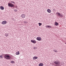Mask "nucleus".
<instances>
[{
	"label": "nucleus",
	"instance_id": "12",
	"mask_svg": "<svg viewBox=\"0 0 66 66\" xmlns=\"http://www.w3.org/2000/svg\"><path fill=\"white\" fill-rule=\"evenodd\" d=\"M4 7L1 6L0 7V9L2 10H3L4 9Z\"/></svg>",
	"mask_w": 66,
	"mask_h": 66
},
{
	"label": "nucleus",
	"instance_id": "17",
	"mask_svg": "<svg viewBox=\"0 0 66 66\" xmlns=\"http://www.w3.org/2000/svg\"><path fill=\"white\" fill-rule=\"evenodd\" d=\"M11 3H13L14 4H15V2H14L13 1H11Z\"/></svg>",
	"mask_w": 66,
	"mask_h": 66
},
{
	"label": "nucleus",
	"instance_id": "16",
	"mask_svg": "<svg viewBox=\"0 0 66 66\" xmlns=\"http://www.w3.org/2000/svg\"><path fill=\"white\" fill-rule=\"evenodd\" d=\"M47 26V27L48 28H51L52 27L51 26Z\"/></svg>",
	"mask_w": 66,
	"mask_h": 66
},
{
	"label": "nucleus",
	"instance_id": "10",
	"mask_svg": "<svg viewBox=\"0 0 66 66\" xmlns=\"http://www.w3.org/2000/svg\"><path fill=\"white\" fill-rule=\"evenodd\" d=\"M38 57H36V56H34L33 57V60H36V59H37Z\"/></svg>",
	"mask_w": 66,
	"mask_h": 66
},
{
	"label": "nucleus",
	"instance_id": "22",
	"mask_svg": "<svg viewBox=\"0 0 66 66\" xmlns=\"http://www.w3.org/2000/svg\"><path fill=\"white\" fill-rule=\"evenodd\" d=\"M0 57H1V59H2V58H3V56H0Z\"/></svg>",
	"mask_w": 66,
	"mask_h": 66
},
{
	"label": "nucleus",
	"instance_id": "7",
	"mask_svg": "<svg viewBox=\"0 0 66 66\" xmlns=\"http://www.w3.org/2000/svg\"><path fill=\"white\" fill-rule=\"evenodd\" d=\"M21 17L22 18H24L26 17V15L24 14H22L21 15Z\"/></svg>",
	"mask_w": 66,
	"mask_h": 66
},
{
	"label": "nucleus",
	"instance_id": "2",
	"mask_svg": "<svg viewBox=\"0 0 66 66\" xmlns=\"http://www.w3.org/2000/svg\"><path fill=\"white\" fill-rule=\"evenodd\" d=\"M8 5L9 7H12L14 6V4L11 3H9L8 4Z\"/></svg>",
	"mask_w": 66,
	"mask_h": 66
},
{
	"label": "nucleus",
	"instance_id": "20",
	"mask_svg": "<svg viewBox=\"0 0 66 66\" xmlns=\"http://www.w3.org/2000/svg\"><path fill=\"white\" fill-rule=\"evenodd\" d=\"M14 11L15 12H17V9H15V10H14Z\"/></svg>",
	"mask_w": 66,
	"mask_h": 66
},
{
	"label": "nucleus",
	"instance_id": "23",
	"mask_svg": "<svg viewBox=\"0 0 66 66\" xmlns=\"http://www.w3.org/2000/svg\"><path fill=\"white\" fill-rule=\"evenodd\" d=\"M24 23H27V22L26 21H24Z\"/></svg>",
	"mask_w": 66,
	"mask_h": 66
},
{
	"label": "nucleus",
	"instance_id": "9",
	"mask_svg": "<svg viewBox=\"0 0 66 66\" xmlns=\"http://www.w3.org/2000/svg\"><path fill=\"white\" fill-rule=\"evenodd\" d=\"M44 65V64L43 63H40L39 64V66H43Z\"/></svg>",
	"mask_w": 66,
	"mask_h": 66
},
{
	"label": "nucleus",
	"instance_id": "14",
	"mask_svg": "<svg viewBox=\"0 0 66 66\" xmlns=\"http://www.w3.org/2000/svg\"><path fill=\"white\" fill-rule=\"evenodd\" d=\"M16 55H19V52L18 51V52H16Z\"/></svg>",
	"mask_w": 66,
	"mask_h": 66
},
{
	"label": "nucleus",
	"instance_id": "25",
	"mask_svg": "<svg viewBox=\"0 0 66 66\" xmlns=\"http://www.w3.org/2000/svg\"><path fill=\"white\" fill-rule=\"evenodd\" d=\"M34 49H36V48H35V47H34Z\"/></svg>",
	"mask_w": 66,
	"mask_h": 66
},
{
	"label": "nucleus",
	"instance_id": "21",
	"mask_svg": "<svg viewBox=\"0 0 66 66\" xmlns=\"http://www.w3.org/2000/svg\"><path fill=\"white\" fill-rule=\"evenodd\" d=\"M11 63H14V61H12L11 62Z\"/></svg>",
	"mask_w": 66,
	"mask_h": 66
},
{
	"label": "nucleus",
	"instance_id": "15",
	"mask_svg": "<svg viewBox=\"0 0 66 66\" xmlns=\"http://www.w3.org/2000/svg\"><path fill=\"white\" fill-rule=\"evenodd\" d=\"M9 35V34H5V36H6V37H7V36H8Z\"/></svg>",
	"mask_w": 66,
	"mask_h": 66
},
{
	"label": "nucleus",
	"instance_id": "6",
	"mask_svg": "<svg viewBox=\"0 0 66 66\" xmlns=\"http://www.w3.org/2000/svg\"><path fill=\"white\" fill-rule=\"evenodd\" d=\"M7 23V22L6 21H4L2 22V23L3 24H6Z\"/></svg>",
	"mask_w": 66,
	"mask_h": 66
},
{
	"label": "nucleus",
	"instance_id": "5",
	"mask_svg": "<svg viewBox=\"0 0 66 66\" xmlns=\"http://www.w3.org/2000/svg\"><path fill=\"white\" fill-rule=\"evenodd\" d=\"M37 39L39 41H40L42 39V38L40 37H38L37 38Z\"/></svg>",
	"mask_w": 66,
	"mask_h": 66
},
{
	"label": "nucleus",
	"instance_id": "8",
	"mask_svg": "<svg viewBox=\"0 0 66 66\" xmlns=\"http://www.w3.org/2000/svg\"><path fill=\"white\" fill-rule=\"evenodd\" d=\"M31 42H32V43H34V44H36V41L33 40H31Z\"/></svg>",
	"mask_w": 66,
	"mask_h": 66
},
{
	"label": "nucleus",
	"instance_id": "18",
	"mask_svg": "<svg viewBox=\"0 0 66 66\" xmlns=\"http://www.w3.org/2000/svg\"><path fill=\"white\" fill-rule=\"evenodd\" d=\"M38 24H39V26H41V25H42V23H39Z\"/></svg>",
	"mask_w": 66,
	"mask_h": 66
},
{
	"label": "nucleus",
	"instance_id": "27",
	"mask_svg": "<svg viewBox=\"0 0 66 66\" xmlns=\"http://www.w3.org/2000/svg\"><path fill=\"white\" fill-rule=\"evenodd\" d=\"M59 66V65H58L57 66Z\"/></svg>",
	"mask_w": 66,
	"mask_h": 66
},
{
	"label": "nucleus",
	"instance_id": "19",
	"mask_svg": "<svg viewBox=\"0 0 66 66\" xmlns=\"http://www.w3.org/2000/svg\"><path fill=\"white\" fill-rule=\"evenodd\" d=\"M53 51H54V52H56H56H57V51L56 50H54Z\"/></svg>",
	"mask_w": 66,
	"mask_h": 66
},
{
	"label": "nucleus",
	"instance_id": "4",
	"mask_svg": "<svg viewBox=\"0 0 66 66\" xmlns=\"http://www.w3.org/2000/svg\"><path fill=\"white\" fill-rule=\"evenodd\" d=\"M57 14H58L57 16H59L60 17H62L63 16V15H62L61 14H60L59 12H57Z\"/></svg>",
	"mask_w": 66,
	"mask_h": 66
},
{
	"label": "nucleus",
	"instance_id": "3",
	"mask_svg": "<svg viewBox=\"0 0 66 66\" xmlns=\"http://www.w3.org/2000/svg\"><path fill=\"white\" fill-rule=\"evenodd\" d=\"M54 63L56 64V65H60H60H62V64L61 63H60L58 61H55L54 62Z\"/></svg>",
	"mask_w": 66,
	"mask_h": 66
},
{
	"label": "nucleus",
	"instance_id": "1",
	"mask_svg": "<svg viewBox=\"0 0 66 66\" xmlns=\"http://www.w3.org/2000/svg\"><path fill=\"white\" fill-rule=\"evenodd\" d=\"M4 57L7 60H10V59H11V56H10V55L7 54L5 55Z\"/></svg>",
	"mask_w": 66,
	"mask_h": 66
},
{
	"label": "nucleus",
	"instance_id": "24",
	"mask_svg": "<svg viewBox=\"0 0 66 66\" xmlns=\"http://www.w3.org/2000/svg\"><path fill=\"white\" fill-rule=\"evenodd\" d=\"M53 10H54L53 11H56V10L55 9H53Z\"/></svg>",
	"mask_w": 66,
	"mask_h": 66
},
{
	"label": "nucleus",
	"instance_id": "13",
	"mask_svg": "<svg viewBox=\"0 0 66 66\" xmlns=\"http://www.w3.org/2000/svg\"><path fill=\"white\" fill-rule=\"evenodd\" d=\"M55 24L56 26H57L59 25V23H57V22H55Z\"/></svg>",
	"mask_w": 66,
	"mask_h": 66
},
{
	"label": "nucleus",
	"instance_id": "26",
	"mask_svg": "<svg viewBox=\"0 0 66 66\" xmlns=\"http://www.w3.org/2000/svg\"><path fill=\"white\" fill-rule=\"evenodd\" d=\"M59 66H61V65H60Z\"/></svg>",
	"mask_w": 66,
	"mask_h": 66
},
{
	"label": "nucleus",
	"instance_id": "11",
	"mask_svg": "<svg viewBox=\"0 0 66 66\" xmlns=\"http://www.w3.org/2000/svg\"><path fill=\"white\" fill-rule=\"evenodd\" d=\"M47 12H48V13H50L51 12V11L50 9H48L47 10Z\"/></svg>",
	"mask_w": 66,
	"mask_h": 66
}]
</instances>
